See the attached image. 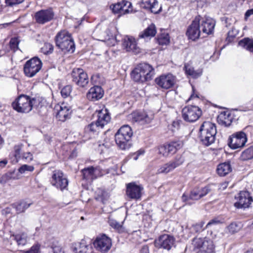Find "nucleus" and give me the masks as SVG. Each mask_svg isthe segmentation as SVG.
<instances>
[{
    "mask_svg": "<svg viewBox=\"0 0 253 253\" xmlns=\"http://www.w3.org/2000/svg\"><path fill=\"white\" fill-rule=\"evenodd\" d=\"M158 150L159 154H162L164 157H167L169 154V152H168V149L166 143L158 147Z\"/></svg>",
    "mask_w": 253,
    "mask_h": 253,
    "instance_id": "nucleus-50",
    "label": "nucleus"
},
{
    "mask_svg": "<svg viewBox=\"0 0 253 253\" xmlns=\"http://www.w3.org/2000/svg\"><path fill=\"white\" fill-rule=\"evenodd\" d=\"M108 223L112 228L119 233H121L123 232L124 228L123 225L110 215L108 218Z\"/></svg>",
    "mask_w": 253,
    "mask_h": 253,
    "instance_id": "nucleus-42",
    "label": "nucleus"
},
{
    "mask_svg": "<svg viewBox=\"0 0 253 253\" xmlns=\"http://www.w3.org/2000/svg\"><path fill=\"white\" fill-rule=\"evenodd\" d=\"M50 253H64L60 246H54L51 247Z\"/></svg>",
    "mask_w": 253,
    "mask_h": 253,
    "instance_id": "nucleus-56",
    "label": "nucleus"
},
{
    "mask_svg": "<svg viewBox=\"0 0 253 253\" xmlns=\"http://www.w3.org/2000/svg\"><path fill=\"white\" fill-rule=\"evenodd\" d=\"M216 133L215 124L210 121H205L200 127L198 137L203 145L209 146L214 142Z\"/></svg>",
    "mask_w": 253,
    "mask_h": 253,
    "instance_id": "nucleus-2",
    "label": "nucleus"
},
{
    "mask_svg": "<svg viewBox=\"0 0 253 253\" xmlns=\"http://www.w3.org/2000/svg\"><path fill=\"white\" fill-rule=\"evenodd\" d=\"M24 0H5L6 4L8 6H13L22 3Z\"/></svg>",
    "mask_w": 253,
    "mask_h": 253,
    "instance_id": "nucleus-55",
    "label": "nucleus"
},
{
    "mask_svg": "<svg viewBox=\"0 0 253 253\" xmlns=\"http://www.w3.org/2000/svg\"><path fill=\"white\" fill-rule=\"evenodd\" d=\"M122 46L127 52H131L134 54L141 52V49L137 46L135 39L132 36H126L122 39Z\"/></svg>",
    "mask_w": 253,
    "mask_h": 253,
    "instance_id": "nucleus-22",
    "label": "nucleus"
},
{
    "mask_svg": "<svg viewBox=\"0 0 253 253\" xmlns=\"http://www.w3.org/2000/svg\"><path fill=\"white\" fill-rule=\"evenodd\" d=\"M233 119V118H231L229 119V122H226V120L224 119L223 117H221V116H220L217 117V121L219 125L224 126L225 127H229L231 126Z\"/></svg>",
    "mask_w": 253,
    "mask_h": 253,
    "instance_id": "nucleus-49",
    "label": "nucleus"
},
{
    "mask_svg": "<svg viewBox=\"0 0 253 253\" xmlns=\"http://www.w3.org/2000/svg\"><path fill=\"white\" fill-rule=\"evenodd\" d=\"M155 42L160 45H167L170 43V37L168 33H161L155 38Z\"/></svg>",
    "mask_w": 253,
    "mask_h": 253,
    "instance_id": "nucleus-38",
    "label": "nucleus"
},
{
    "mask_svg": "<svg viewBox=\"0 0 253 253\" xmlns=\"http://www.w3.org/2000/svg\"><path fill=\"white\" fill-rule=\"evenodd\" d=\"M248 141L246 133L243 131H239L230 135L228 139L227 145L233 150L242 148Z\"/></svg>",
    "mask_w": 253,
    "mask_h": 253,
    "instance_id": "nucleus-6",
    "label": "nucleus"
},
{
    "mask_svg": "<svg viewBox=\"0 0 253 253\" xmlns=\"http://www.w3.org/2000/svg\"><path fill=\"white\" fill-rule=\"evenodd\" d=\"M54 47L53 45L49 43H44L43 47L41 49V52L45 55H48L52 53L53 51Z\"/></svg>",
    "mask_w": 253,
    "mask_h": 253,
    "instance_id": "nucleus-46",
    "label": "nucleus"
},
{
    "mask_svg": "<svg viewBox=\"0 0 253 253\" xmlns=\"http://www.w3.org/2000/svg\"><path fill=\"white\" fill-rule=\"evenodd\" d=\"M200 199H201V197L199 188L192 189L190 191L189 194L184 192L181 197L182 201L189 206L192 205L194 203L192 201H197Z\"/></svg>",
    "mask_w": 253,
    "mask_h": 253,
    "instance_id": "nucleus-27",
    "label": "nucleus"
},
{
    "mask_svg": "<svg viewBox=\"0 0 253 253\" xmlns=\"http://www.w3.org/2000/svg\"><path fill=\"white\" fill-rule=\"evenodd\" d=\"M211 191L210 185H207L200 189V193L201 198L206 196Z\"/></svg>",
    "mask_w": 253,
    "mask_h": 253,
    "instance_id": "nucleus-53",
    "label": "nucleus"
},
{
    "mask_svg": "<svg viewBox=\"0 0 253 253\" xmlns=\"http://www.w3.org/2000/svg\"><path fill=\"white\" fill-rule=\"evenodd\" d=\"M110 117L108 113H103L102 111L98 113L97 119L95 122H92L88 126H85L84 130L85 132H90L93 133L97 131L99 127L103 128L110 121Z\"/></svg>",
    "mask_w": 253,
    "mask_h": 253,
    "instance_id": "nucleus-10",
    "label": "nucleus"
},
{
    "mask_svg": "<svg viewBox=\"0 0 253 253\" xmlns=\"http://www.w3.org/2000/svg\"><path fill=\"white\" fill-rule=\"evenodd\" d=\"M10 237L15 241L18 246H24L27 242V236L25 233L11 234Z\"/></svg>",
    "mask_w": 253,
    "mask_h": 253,
    "instance_id": "nucleus-39",
    "label": "nucleus"
},
{
    "mask_svg": "<svg viewBox=\"0 0 253 253\" xmlns=\"http://www.w3.org/2000/svg\"><path fill=\"white\" fill-rule=\"evenodd\" d=\"M236 34L233 33V31H229L227 33V37L226 38V40L228 42H230L235 37Z\"/></svg>",
    "mask_w": 253,
    "mask_h": 253,
    "instance_id": "nucleus-60",
    "label": "nucleus"
},
{
    "mask_svg": "<svg viewBox=\"0 0 253 253\" xmlns=\"http://www.w3.org/2000/svg\"><path fill=\"white\" fill-rule=\"evenodd\" d=\"M154 75V68L147 63L138 64L130 74L133 81L140 84L151 81Z\"/></svg>",
    "mask_w": 253,
    "mask_h": 253,
    "instance_id": "nucleus-1",
    "label": "nucleus"
},
{
    "mask_svg": "<svg viewBox=\"0 0 253 253\" xmlns=\"http://www.w3.org/2000/svg\"><path fill=\"white\" fill-rule=\"evenodd\" d=\"M220 21L225 24L226 27H229L230 25V23L229 22V18L226 16L221 17L220 18Z\"/></svg>",
    "mask_w": 253,
    "mask_h": 253,
    "instance_id": "nucleus-59",
    "label": "nucleus"
},
{
    "mask_svg": "<svg viewBox=\"0 0 253 253\" xmlns=\"http://www.w3.org/2000/svg\"><path fill=\"white\" fill-rule=\"evenodd\" d=\"M201 31L199 20L195 17L190 25L188 26L185 34L188 40L195 42L199 39Z\"/></svg>",
    "mask_w": 253,
    "mask_h": 253,
    "instance_id": "nucleus-21",
    "label": "nucleus"
},
{
    "mask_svg": "<svg viewBox=\"0 0 253 253\" xmlns=\"http://www.w3.org/2000/svg\"><path fill=\"white\" fill-rule=\"evenodd\" d=\"M175 238L171 235L163 234L154 241L155 247L169 251L174 245Z\"/></svg>",
    "mask_w": 253,
    "mask_h": 253,
    "instance_id": "nucleus-20",
    "label": "nucleus"
},
{
    "mask_svg": "<svg viewBox=\"0 0 253 253\" xmlns=\"http://www.w3.org/2000/svg\"><path fill=\"white\" fill-rule=\"evenodd\" d=\"M221 222L219 220H218L216 218H214L213 219H211L207 224L206 228H208L209 226L212 225H217L219 223H221Z\"/></svg>",
    "mask_w": 253,
    "mask_h": 253,
    "instance_id": "nucleus-57",
    "label": "nucleus"
},
{
    "mask_svg": "<svg viewBox=\"0 0 253 253\" xmlns=\"http://www.w3.org/2000/svg\"><path fill=\"white\" fill-rule=\"evenodd\" d=\"M205 222L203 221H201L199 223H197L194 225H193V230L196 232H200L204 229L203 228Z\"/></svg>",
    "mask_w": 253,
    "mask_h": 253,
    "instance_id": "nucleus-54",
    "label": "nucleus"
},
{
    "mask_svg": "<svg viewBox=\"0 0 253 253\" xmlns=\"http://www.w3.org/2000/svg\"><path fill=\"white\" fill-rule=\"evenodd\" d=\"M42 66V63L40 58L34 56L27 60L24 65V73L26 77L32 78L40 71Z\"/></svg>",
    "mask_w": 253,
    "mask_h": 253,
    "instance_id": "nucleus-5",
    "label": "nucleus"
},
{
    "mask_svg": "<svg viewBox=\"0 0 253 253\" xmlns=\"http://www.w3.org/2000/svg\"><path fill=\"white\" fill-rule=\"evenodd\" d=\"M195 248L200 249L199 253H215V245L212 240L208 237L194 239Z\"/></svg>",
    "mask_w": 253,
    "mask_h": 253,
    "instance_id": "nucleus-12",
    "label": "nucleus"
},
{
    "mask_svg": "<svg viewBox=\"0 0 253 253\" xmlns=\"http://www.w3.org/2000/svg\"><path fill=\"white\" fill-rule=\"evenodd\" d=\"M240 158V160L243 161H246L253 159V146H251L243 151Z\"/></svg>",
    "mask_w": 253,
    "mask_h": 253,
    "instance_id": "nucleus-44",
    "label": "nucleus"
},
{
    "mask_svg": "<svg viewBox=\"0 0 253 253\" xmlns=\"http://www.w3.org/2000/svg\"><path fill=\"white\" fill-rule=\"evenodd\" d=\"M23 144L16 145L14 146L13 152L9 154V160L13 164L17 163L20 159L25 163H30L33 160V155L31 152H24L21 155Z\"/></svg>",
    "mask_w": 253,
    "mask_h": 253,
    "instance_id": "nucleus-7",
    "label": "nucleus"
},
{
    "mask_svg": "<svg viewBox=\"0 0 253 253\" xmlns=\"http://www.w3.org/2000/svg\"><path fill=\"white\" fill-rule=\"evenodd\" d=\"M184 68L185 69V73L187 75L191 76L195 70L193 68H187L185 65Z\"/></svg>",
    "mask_w": 253,
    "mask_h": 253,
    "instance_id": "nucleus-62",
    "label": "nucleus"
},
{
    "mask_svg": "<svg viewBox=\"0 0 253 253\" xmlns=\"http://www.w3.org/2000/svg\"><path fill=\"white\" fill-rule=\"evenodd\" d=\"M32 97H33L25 94H20L18 95L11 103V106L13 109L17 107L16 105L21 106L24 102L26 101L27 102L28 100Z\"/></svg>",
    "mask_w": 253,
    "mask_h": 253,
    "instance_id": "nucleus-37",
    "label": "nucleus"
},
{
    "mask_svg": "<svg viewBox=\"0 0 253 253\" xmlns=\"http://www.w3.org/2000/svg\"><path fill=\"white\" fill-rule=\"evenodd\" d=\"M235 198L237 201L234 203V206L238 209L248 208L253 202V197L247 191H240Z\"/></svg>",
    "mask_w": 253,
    "mask_h": 253,
    "instance_id": "nucleus-16",
    "label": "nucleus"
},
{
    "mask_svg": "<svg viewBox=\"0 0 253 253\" xmlns=\"http://www.w3.org/2000/svg\"><path fill=\"white\" fill-rule=\"evenodd\" d=\"M216 172L220 176H224L232 171L230 162L227 161L217 165Z\"/></svg>",
    "mask_w": 253,
    "mask_h": 253,
    "instance_id": "nucleus-33",
    "label": "nucleus"
},
{
    "mask_svg": "<svg viewBox=\"0 0 253 253\" xmlns=\"http://www.w3.org/2000/svg\"><path fill=\"white\" fill-rule=\"evenodd\" d=\"M238 44L253 53V39L248 37L244 38L238 42Z\"/></svg>",
    "mask_w": 253,
    "mask_h": 253,
    "instance_id": "nucleus-36",
    "label": "nucleus"
},
{
    "mask_svg": "<svg viewBox=\"0 0 253 253\" xmlns=\"http://www.w3.org/2000/svg\"><path fill=\"white\" fill-rule=\"evenodd\" d=\"M35 168L33 166H29L26 164L22 165L18 169V172L16 173L15 169L10 170L1 176V183H5L10 179H17L19 178V173L23 174L26 171H33Z\"/></svg>",
    "mask_w": 253,
    "mask_h": 253,
    "instance_id": "nucleus-15",
    "label": "nucleus"
},
{
    "mask_svg": "<svg viewBox=\"0 0 253 253\" xmlns=\"http://www.w3.org/2000/svg\"><path fill=\"white\" fill-rule=\"evenodd\" d=\"M56 46L64 53H73L75 50V43L71 34L66 31L59 32L55 37Z\"/></svg>",
    "mask_w": 253,
    "mask_h": 253,
    "instance_id": "nucleus-3",
    "label": "nucleus"
},
{
    "mask_svg": "<svg viewBox=\"0 0 253 253\" xmlns=\"http://www.w3.org/2000/svg\"><path fill=\"white\" fill-rule=\"evenodd\" d=\"M19 42L20 41L18 37L12 38L9 42V46L11 49H18Z\"/></svg>",
    "mask_w": 253,
    "mask_h": 253,
    "instance_id": "nucleus-51",
    "label": "nucleus"
},
{
    "mask_svg": "<svg viewBox=\"0 0 253 253\" xmlns=\"http://www.w3.org/2000/svg\"><path fill=\"white\" fill-rule=\"evenodd\" d=\"M242 224L240 222H232L227 226L226 229L231 234H234L240 230L242 228Z\"/></svg>",
    "mask_w": 253,
    "mask_h": 253,
    "instance_id": "nucleus-43",
    "label": "nucleus"
},
{
    "mask_svg": "<svg viewBox=\"0 0 253 253\" xmlns=\"http://www.w3.org/2000/svg\"><path fill=\"white\" fill-rule=\"evenodd\" d=\"M145 151L142 149H140L135 153L129 154L128 157L129 159L132 158L134 160L136 161L138 159L139 156L143 155Z\"/></svg>",
    "mask_w": 253,
    "mask_h": 253,
    "instance_id": "nucleus-52",
    "label": "nucleus"
},
{
    "mask_svg": "<svg viewBox=\"0 0 253 253\" xmlns=\"http://www.w3.org/2000/svg\"><path fill=\"white\" fill-rule=\"evenodd\" d=\"M133 131L131 127L128 125L122 126L115 134V136L126 137L127 139H131Z\"/></svg>",
    "mask_w": 253,
    "mask_h": 253,
    "instance_id": "nucleus-32",
    "label": "nucleus"
},
{
    "mask_svg": "<svg viewBox=\"0 0 253 253\" xmlns=\"http://www.w3.org/2000/svg\"><path fill=\"white\" fill-rule=\"evenodd\" d=\"M154 119V115L143 111L138 112L133 117V119L136 122H138L140 125L148 124L150 123Z\"/></svg>",
    "mask_w": 253,
    "mask_h": 253,
    "instance_id": "nucleus-28",
    "label": "nucleus"
},
{
    "mask_svg": "<svg viewBox=\"0 0 253 253\" xmlns=\"http://www.w3.org/2000/svg\"><path fill=\"white\" fill-rule=\"evenodd\" d=\"M89 247H91V245H87L85 240L82 239L81 241L78 243V247L73 248V251L76 253H77L78 250V253H86Z\"/></svg>",
    "mask_w": 253,
    "mask_h": 253,
    "instance_id": "nucleus-41",
    "label": "nucleus"
},
{
    "mask_svg": "<svg viewBox=\"0 0 253 253\" xmlns=\"http://www.w3.org/2000/svg\"><path fill=\"white\" fill-rule=\"evenodd\" d=\"M54 12L52 7L41 9L35 13L34 18L38 24L43 25L54 19Z\"/></svg>",
    "mask_w": 253,
    "mask_h": 253,
    "instance_id": "nucleus-13",
    "label": "nucleus"
},
{
    "mask_svg": "<svg viewBox=\"0 0 253 253\" xmlns=\"http://www.w3.org/2000/svg\"><path fill=\"white\" fill-rule=\"evenodd\" d=\"M184 162V158L181 155H177L173 160L165 164L159 169L160 173H168L181 165Z\"/></svg>",
    "mask_w": 253,
    "mask_h": 253,
    "instance_id": "nucleus-24",
    "label": "nucleus"
},
{
    "mask_svg": "<svg viewBox=\"0 0 253 253\" xmlns=\"http://www.w3.org/2000/svg\"><path fill=\"white\" fill-rule=\"evenodd\" d=\"M43 100L44 98L42 97L36 95L28 100L27 102H24L21 106L16 105L17 107L14 108L13 110L18 113H28L32 111L34 107L42 106Z\"/></svg>",
    "mask_w": 253,
    "mask_h": 253,
    "instance_id": "nucleus-8",
    "label": "nucleus"
},
{
    "mask_svg": "<svg viewBox=\"0 0 253 253\" xmlns=\"http://www.w3.org/2000/svg\"><path fill=\"white\" fill-rule=\"evenodd\" d=\"M139 4L141 8L145 9H151L152 12H153L155 14L159 13L162 9V7H161L159 10L157 11L152 10V9L155 7V6L156 4H158L157 0H141V2L139 3Z\"/></svg>",
    "mask_w": 253,
    "mask_h": 253,
    "instance_id": "nucleus-35",
    "label": "nucleus"
},
{
    "mask_svg": "<svg viewBox=\"0 0 253 253\" xmlns=\"http://www.w3.org/2000/svg\"><path fill=\"white\" fill-rule=\"evenodd\" d=\"M155 84L160 88L169 89L175 83V77L170 73L162 74L155 79Z\"/></svg>",
    "mask_w": 253,
    "mask_h": 253,
    "instance_id": "nucleus-19",
    "label": "nucleus"
},
{
    "mask_svg": "<svg viewBox=\"0 0 253 253\" xmlns=\"http://www.w3.org/2000/svg\"><path fill=\"white\" fill-rule=\"evenodd\" d=\"M143 187L141 185L137 184L135 182H131L126 184V194L131 199L138 200L142 195Z\"/></svg>",
    "mask_w": 253,
    "mask_h": 253,
    "instance_id": "nucleus-23",
    "label": "nucleus"
},
{
    "mask_svg": "<svg viewBox=\"0 0 253 253\" xmlns=\"http://www.w3.org/2000/svg\"><path fill=\"white\" fill-rule=\"evenodd\" d=\"M72 90V86L71 85H67L64 86L61 90L60 93L63 98L68 97Z\"/></svg>",
    "mask_w": 253,
    "mask_h": 253,
    "instance_id": "nucleus-47",
    "label": "nucleus"
},
{
    "mask_svg": "<svg viewBox=\"0 0 253 253\" xmlns=\"http://www.w3.org/2000/svg\"><path fill=\"white\" fill-rule=\"evenodd\" d=\"M71 77L72 82L82 87L85 86L89 82L87 74L80 68L73 69L71 72Z\"/></svg>",
    "mask_w": 253,
    "mask_h": 253,
    "instance_id": "nucleus-17",
    "label": "nucleus"
},
{
    "mask_svg": "<svg viewBox=\"0 0 253 253\" xmlns=\"http://www.w3.org/2000/svg\"><path fill=\"white\" fill-rule=\"evenodd\" d=\"M140 253H149V247L147 245H144L142 247Z\"/></svg>",
    "mask_w": 253,
    "mask_h": 253,
    "instance_id": "nucleus-64",
    "label": "nucleus"
},
{
    "mask_svg": "<svg viewBox=\"0 0 253 253\" xmlns=\"http://www.w3.org/2000/svg\"><path fill=\"white\" fill-rule=\"evenodd\" d=\"M195 18L199 20L200 27L203 33L208 35L213 34L216 24V21L213 18L206 15L204 16L198 15Z\"/></svg>",
    "mask_w": 253,
    "mask_h": 253,
    "instance_id": "nucleus-11",
    "label": "nucleus"
},
{
    "mask_svg": "<svg viewBox=\"0 0 253 253\" xmlns=\"http://www.w3.org/2000/svg\"><path fill=\"white\" fill-rule=\"evenodd\" d=\"M168 149V152L169 154H173L176 151L181 148L183 146V141L179 139H175L166 143Z\"/></svg>",
    "mask_w": 253,
    "mask_h": 253,
    "instance_id": "nucleus-34",
    "label": "nucleus"
},
{
    "mask_svg": "<svg viewBox=\"0 0 253 253\" xmlns=\"http://www.w3.org/2000/svg\"><path fill=\"white\" fill-rule=\"evenodd\" d=\"M202 114L201 109L195 105L185 106L182 110V117L187 122H195L201 116Z\"/></svg>",
    "mask_w": 253,
    "mask_h": 253,
    "instance_id": "nucleus-9",
    "label": "nucleus"
},
{
    "mask_svg": "<svg viewBox=\"0 0 253 253\" xmlns=\"http://www.w3.org/2000/svg\"><path fill=\"white\" fill-rule=\"evenodd\" d=\"M109 198L107 192L103 189H98L96 192L95 199L97 201H100L103 204Z\"/></svg>",
    "mask_w": 253,
    "mask_h": 253,
    "instance_id": "nucleus-45",
    "label": "nucleus"
},
{
    "mask_svg": "<svg viewBox=\"0 0 253 253\" xmlns=\"http://www.w3.org/2000/svg\"><path fill=\"white\" fill-rule=\"evenodd\" d=\"M115 140L117 147L121 150H128L133 145L132 139L126 137L115 136Z\"/></svg>",
    "mask_w": 253,
    "mask_h": 253,
    "instance_id": "nucleus-29",
    "label": "nucleus"
},
{
    "mask_svg": "<svg viewBox=\"0 0 253 253\" xmlns=\"http://www.w3.org/2000/svg\"><path fill=\"white\" fill-rule=\"evenodd\" d=\"M252 15H253V8L249 9L246 11L245 14V19L247 20Z\"/></svg>",
    "mask_w": 253,
    "mask_h": 253,
    "instance_id": "nucleus-63",
    "label": "nucleus"
},
{
    "mask_svg": "<svg viewBox=\"0 0 253 253\" xmlns=\"http://www.w3.org/2000/svg\"><path fill=\"white\" fill-rule=\"evenodd\" d=\"M110 8L114 14L119 15H124L132 12V3L126 0L113 3L110 5Z\"/></svg>",
    "mask_w": 253,
    "mask_h": 253,
    "instance_id": "nucleus-18",
    "label": "nucleus"
},
{
    "mask_svg": "<svg viewBox=\"0 0 253 253\" xmlns=\"http://www.w3.org/2000/svg\"><path fill=\"white\" fill-rule=\"evenodd\" d=\"M82 175V179L91 181L101 176L103 174L101 173L99 167H94L89 166L84 168L81 170Z\"/></svg>",
    "mask_w": 253,
    "mask_h": 253,
    "instance_id": "nucleus-25",
    "label": "nucleus"
},
{
    "mask_svg": "<svg viewBox=\"0 0 253 253\" xmlns=\"http://www.w3.org/2000/svg\"><path fill=\"white\" fill-rule=\"evenodd\" d=\"M50 182L53 186L61 191L68 189L69 180L61 170L56 169L52 172Z\"/></svg>",
    "mask_w": 253,
    "mask_h": 253,
    "instance_id": "nucleus-4",
    "label": "nucleus"
},
{
    "mask_svg": "<svg viewBox=\"0 0 253 253\" xmlns=\"http://www.w3.org/2000/svg\"><path fill=\"white\" fill-rule=\"evenodd\" d=\"M220 116H221V117H223V119L225 120H226V119L228 120L231 118H233L231 117V113L229 112H223V113H222L221 114Z\"/></svg>",
    "mask_w": 253,
    "mask_h": 253,
    "instance_id": "nucleus-61",
    "label": "nucleus"
},
{
    "mask_svg": "<svg viewBox=\"0 0 253 253\" xmlns=\"http://www.w3.org/2000/svg\"><path fill=\"white\" fill-rule=\"evenodd\" d=\"M104 94V91L100 85H94L90 88L86 93V98L91 101H96L101 99Z\"/></svg>",
    "mask_w": 253,
    "mask_h": 253,
    "instance_id": "nucleus-26",
    "label": "nucleus"
},
{
    "mask_svg": "<svg viewBox=\"0 0 253 253\" xmlns=\"http://www.w3.org/2000/svg\"><path fill=\"white\" fill-rule=\"evenodd\" d=\"M203 70L202 69H198V70H194L193 74L191 77L193 79H197L199 77H201L202 75Z\"/></svg>",
    "mask_w": 253,
    "mask_h": 253,
    "instance_id": "nucleus-58",
    "label": "nucleus"
},
{
    "mask_svg": "<svg viewBox=\"0 0 253 253\" xmlns=\"http://www.w3.org/2000/svg\"><path fill=\"white\" fill-rule=\"evenodd\" d=\"M32 204L31 202L28 203L24 200H22L13 204V206L16 209L17 212L19 213L24 212Z\"/></svg>",
    "mask_w": 253,
    "mask_h": 253,
    "instance_id": "nucleus-40",
    "label": "nucleus"
},
{
    "mask_svg": "<svg viewBox=\"0 0 253 253\" xmlns=\"http://www.w3.org/2000/svg\"><path fill=\"white\" fill-rule=\"evenodd\" d=\"M59 108L56 117L59 121L65 122L71 118L72 110L70 108L66 106H59Z\"/></svg>",
    "mask_w": 253,
    "mask_h": 253,
    "instance_id": "nucleus-30",
    "label": "nucleus"
},
{
    "mask_svg": "<svg viewBox=\"0 0 253 253\" xmlns=\"http://www.w3.org/2000/svg\"><path fill=\"white\" fill-rule=\"evenodd\" d=\"M92 243L97 250L106 253L111 248L112 240L106 234L102 233L96 237Z\"/></svg>",
    "mask_w": 253,
    "mask_h": 253,
    "instance_id": "nucleus-14",
    "label": "nucleus"
},
{
    "mask_svg": "<svg viewBox=\"0 0 253 253\" xmlns=\"http://www.w3.org/2000/svg\"><path fill=\"white\" fill-rule=\"evenodd\" d=\"M41 245L39 244H34L29 250L22 251L23 253H41Z\"/></svg>",
    "mask_w": 253,
    "mask_h": 253,
    "instance_id": "nucleus-48",
    "label": "nucleus"
},
{
    "mask_svg": "<svg viewBox=\"0 0 253 253\" xmlns=\"http://www.w3.org/2000/svg\"><path fill=\"white\" fill-rule=\"evenodd\" d=\"M157 29L154 24L152 23L149 25L142 32H140L138 35V39H144L153 38L156 36Z\"/></svg>",
    "mask_w": 253,
    "mask_h": 253,
    "instance_id": "nucleus-31",
    "label": "nucleus"
}]
</instances>
